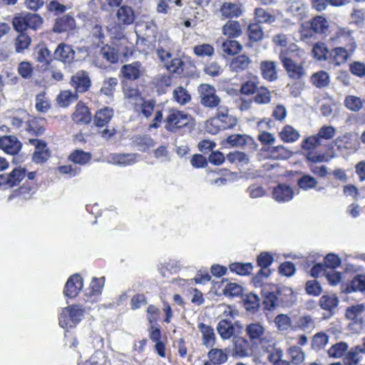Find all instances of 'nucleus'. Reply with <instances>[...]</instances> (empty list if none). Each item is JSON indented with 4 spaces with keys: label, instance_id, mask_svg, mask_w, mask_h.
<instances>
[{
    "label": "nucleus",
    "instance_id": "60",
    "mask_svg": "<svg viewBox=\"0 0 365 365\" xmlns=\"http://www.w3.org/2000/svg\"><path fill=\"white\" fill-rule=\"evenodd\" d=\"M184 63L180 58H172L164 66L170 72L180 74L183 72Z\"/></svg>",
    "mask_w": 365,
    "mask_h": 365
},
{
    "label": "nucleus",
    "instance_id": "29",
    "mask_svg": "<svg viewBox=\"0 0 365 365\" xmlns=\"http://www.w3.org/2000/svg\"><path fill=\"white\" fill-rule=\"evenodd\" d=\"M223 35L227 38H237L242 35V29L241 24L237 21L229 20L222 28Z\"/></svg>",
    "mask_w": 365,
    "mask_h": 365
},
{
    "label": "nucleus",
    "instance_id": "8",
    "mask_svg": "<svg viewBox=\"0 0 365 365\" xmlns=\"http://www.w3.org/2000/svg\"><path fill=\"white\" fill-rule=\"evenodd\" d=\"M279 58L289 78L298 80L305 74L302 65L294 61L289 56V53L286 50H282L280 51Z\"/></svg>",
    "mask_w": 365,
    "mask_h": 365
},
{
    "label": "nucleus",
    "instance_id": "3",
    "mask_svg": "<svg viewBox=\"0 0 365 365\" xmlns=\"http://www.w3.org/2000/svg\"><path fill=\"white\" fill-rule=\"evenodd\" d=\"M329 24L322 16H316L309 21L302 24L299 32L301 38L307 40L312 38L315 34H327L329 32Z\"/></svg>",
    "mask_w": 365,
    "mask_h": 365
},
{
    "label": "nucleus",
    "instance_id": "25",
    "mask_svg": "<svg viewBox=\"0 0 365 365\" xmlns=\"http://www.w3.org/2000/svg\"><path fill=\"white\" fill-rule=\"evenodd\" d=\"M259 68L265 80L272 82L277 79V63L273 61H262Z\"/></svg>",
    "mask_w": 365,
    "mask_h": 365
},
{
    "label": "nucleus",
    "instance_id": "20",
    "mask_svg": "<svg viewBox=\"0 0 365 365\" xmlns=\"http://www.w3.org/2000/svg\"><path fill=\"white\" fill-rule=\"evenodd\" d=\"M120 72L125 78L130 81H135L139 78L143 73L144 68L140 62L135 61L132 63L123 66L120 69Z\"/></svg>",
    "mask_w": 365,
    "mask_h": 365
},
{
    "label": "nucleus",
    "instance_id": "11",
    "mask_svg": "<svg viewBox=\"0 0 365 365\" xmlns=\"http://www.w3.org/2000/svg\"><path fill=\"white\" fill-rule=\"evenodd\" d=\"M83 287V278L78 274H74L66 282L63 295L66 298L73 299L78 296Z\"/></svg>",
    "mask_w": 365,
    "mask_h": 365
},
{
    "label": "nucleus",
    "instance_id": "49",
    "mask_svg": "<svg viewBox=\"0 0 365 365\" xmlns=\"http://www.w3.org/2000/svg\"><path fill=\"white\" fill-rule=\"evenodd\" d=\"M259 88V81L257 77L250 79L241 86L240 91L242 94L250 96L256 93Z\"/></svg>",
    "mask_w": 365,
    "mask_h": 365
},
{
    "label": "nucleus",
    "instance_id": "31",
    "mask_svg": "<svg viewBox=\"0 0 365 365\" xmlns=\"http://www.w3.org/2000/svg\"><path fill=\"white\" fill-rule=\"evenodd\" d=\"M252 60L245 54L239 55L232 58L230 63V69L235 72H241L247 69L252 63Z\"/></svg>",
    "mask_w": 365,
    "mask_h": 365
},
{
    "label": "nucleus",
    "instance_id": "64",
    "mask_svg": "<svg viewBox=\"0 0 365 365\" xmlns=\"http://www.w3.org/2000/svg\"><path fill=\"white\" fill-rule=\"evenodd\" d=\"M329 341V336L323 333L319 332L316 334L312 341V347L313 349H320L323 348Z\"/></svg>",
    "mask_w": 365,
    "mask_h": 365
},
{
    "label": "nucleus",
    "instance_id": "63",
    "mask_svg": "<svg viewBox=\"0 0 365 365\" xmlns=\"http://www.w3.org/2000/svg\"><path fill=\"white\" fill-rule=\"evenodd\" d=\"M135 143L140 151H145L154 145L153 140L148 135L136 137Z\"/></svg>",
    "mask_w": 365,
    "mask_h": 365
},
{
    "label": "nucleus",
    "instance_id": "38",
    "mask_svg": "<svg viewBox=\"0 0 365 365\" xmlns=\"http://www.w3.org/2000/svg\"><path fill=\"white\" fill-rule=\"evenodd\" d=\"M168 41H160L156 48V53L160 61L165 65L173 58L170 48L167 45Z\"/></svg>",
    "mask_w": 365,
    "mask_h": 365
},
{
    "label": "nucleus",
    "instance_id": "57",
    "mask_svg": "<svg viewBox=\"0 0 365 365\" xmlns=\"http://www.w3.org/2000/svg\"><path fill=\"white\" fill-rule=\"evenodd\" d=\"M31 41V38L26 34H19L15 41L16 51L17 53H22L29 48Z\"/></svg>",
    "mask_w": 365,
    "mask_h": 365
},
{
    "label": "nucleus",
    "instance_id": "54",
    "mask_svg": "<svg viewBox=\"0 0 365 365\" xmlns=\"http://www.w3.org/2000/svg\"><path fill=\"white\" fill-rule=\"evenodd\" d=\"M364 310L365 307L363 304H356L346 309L345 316L348 319L356 322Z\"/></svg>",
    "mask_w": 365,
    "mask_h": 365
},
{
    "label": "nucleus",
    "instance_id": "21",
    "mask_svg": "<svg viewBox=\"0 0 365 365\" xmlns=\"http://www.w3.org/2000/svg\"><path fill=\"white\" fill-rule=\"evenodd\" d=\"M273 198L278 202H285L291 200L294 197V190L286 184H278L273 189Z\"/></svg>",
    "mask_w": 365,
    "mask_h": 365
},
{
    "label": "nucleus",
    "instance_id": "33",
    "mask_svg": "<svg viewBox=\"0 0 365 365\" xmlns=\"http://www.w3.org/2000/svg\"><path fill=\"white\" fill-rule=\"evenodd\" d=\"M365 100L354 95H347L344 100L345 108L355 113L359 112L362 109Z\"/></svg>",
    "mask_w": 365,
    "mask_h": 365
},
{
    "label": "nucleus",
    "instance_id": "22",
    "mask_svg": "<svg viewBox=\"0 0 365 365\" xmlns=\"http://www.w3.org/2000/svg\"><path fill=\"white\" fill-rule=\"evenodd\" d=\"M155 106V101L153 100H145L142 97L136 103L133 105L134 111L143 115L145 118H148L153 113Z\"/></svg>",
    "mask_w": 365,
    "mask_h": 365
},
{
    "label": "nucleus",
    "instance_id": "18",
    "mask_svg": "<svg viewBox=\"0 0 365 365\" xmlns=\"http://www.w3.org/2000/svg\"><path fill=\"white\" fill-rule=\"evenodd\" d=\"M21 146V143L14 135H4L0 138V148L8 154H17Z\"/></svg>",
    "mask_w": 365,
    "mask_h": 365
},
{
    "label": "nucleus",
    "instance_id": "36",
    "mask_svg": "<svg viewBox=\"0 0 365 365\" xmlns=\"http://www.w3.org/2000/svg\"><path fill=\"white\" fill-rule=\"evenodd\" d=\"M255 16L259 24H272L277 20V17L274 14H271L270 12L262 8H256L255 9Z\"/></svg>",
    "mask_w": 365,
    "mask_h": 365
},
{
    "label": "nucleus",
    "instance_id": "6",
    "mask_svg": "<svg viewBox=\"0 0 365 365\" xmlns=\"http://www.w3.org/2000/svg\"><path fill=\"white\" fill-rule=\"evenodd\" d=\"M197 91L200 103L205 108H217L221 106V98L217 95V91L214 86L202 83L198 87Z\"/></svg>",
    "mask_w": 365,
    "mask_h": 365
},
{
    "label": "nucleus",
    "instance_id": "15",
    "mask_svg": "<svg viewBox=\"0 0 365 365\" xmlns=\"http://www.w3.org/2000/svg\"><path fill=\"white\" fill-rule=\"evenodd\" d=\"M319 305L322 309L327 312L324 314V319L331 318L336 312L339 305L338 297L335 294H324L321 297Z\"/></svg>",
    "mask_w": 365,
    "mask_h": 365
},
{
    "label": "nucleus",
    "instance_id": "27",
    "mask_svg": "<svg viewBox=\"0 0 365 365\" xmlns=\"http://www.w3.org/2000/svg\"><path fill=\"white\" fill-rule=\"evenodd\" d=\"M197 327L202 334V344L207 348L214 346L216 341L214 329L210 326L204 323H200Z\"/></svg>",
    "mask_w": 365,
    "mask_h": 365
},
{
    "label": "nucleus",
    "instance_id": "47",
    "mask_svg": "<svg viewBox=\"0 0 365 365\" xmlns=\"http://www.w3.org/2000/svg\"><path fill=\"white\" fill-rule=\"evenodd\" d=\"M243 300L244 305L247 311L253 313L257 311L260 299L257 294L250 293L245 297Z\"/></svg>",
    "mask_w": 365,
    "mask_h": 365
},
{
    "label": "nucleus",
    "instance_id": "19",
    "mask_svg": "<svg viewBox=\"0 0 365 365\" xmlns=\"http://www.w3.org/2000/svg\"><path fill=\"white\" fill-rule=\"evenodd\" d=\"M219 11L225 19L237 18L242 14V4L239 2H224Z\"/></svg>",
    "mask_w": 365,
    "mask_h": 365
},
{
    "label": "nucleus",
    "instance_id": "42",
    "mask_svg": "<svg viewBox=\"0 0 365 365\" xmlns=\"http://www.w3.org/2000/svg\"><path fill=\"white\" fill-rule=\"evenodd\" d=\"M174 100L180 105L184 106L191 101L189 92L182 86L177 87L173 92Z\"/></svg>",
    "mask_w": 365,
    "mask_h": 365
},
{
    "label": "nucleus",
    "instance_id": "30",
    "mask_svg": "<svg viewBox=\"0 0 365 365\" xmlns=\"http://www.w3.org/2000/svg\"><path fill=\"white\" fill-rule=\"evenodd\" d=\"M235 328L232 327V322L228 319H222L218 322L217 331L222 339H229L235 336Z\"/></svg>",
    "mask_w": 365,
    "mask_h": 365
},
{
    "label": "nucleus",
    "instance_id": "62",
    "mask_svg": "<svg viewBox=\"0 0 365 365\" xmlns=\"http://www.w3.org/2000/svg\"><path fill=\"white\" fill-rule=\"evenodd\" d=\"M347 349L348 345L346 343L339 342L331 346L328 351V354L331 357L340 358L344 354Z\"/></svg>",
    "mask_w": 365,
    "mask_h": 365
},
{
    "label": "nucleus",
    "instance_id": "7",
    "mask_svg": "<svg viewBox=\"0 0 365 365\" xmlns=\"http://www.w3.org/2000/svg\"><path fill=\"white\" fill-rule=\"evenodd\" d=\"M190 120V115L184 111L171 110L165 120V128L171 133L186 126Z\"/></svg>",
    "mask_w": 365,
    "mask_h": 365
},
{
    "label": "nucleus",
    "instance_id": "24",
    "mask_svg": "<svg viewBox=\"0 0 365 365\" xmlns=\"http://www.w3.org/2000/svg\"><path fill=\"white\" fill-rule=\"evenodd\" d=\"M91 81L88 73L84 71H78L71 78V85L78 92L82 93L88 90Z\"/></svg>",
    "mask_w": 365,
    "mask_h": 365
},
{
    "label": "nucleus",
    "instance_id": "37",
    "mask_svg": "<svg viewBox=\"0 0 365 365\" xmlns=\"http://www.w3.org/2000/svg\"><path fill=\"white\" fill-rule=\"evenodd\" d=\"M220 49L222 55L232 56L242 49V46L235 40H226L222 43Z\"/></svg>",
    "mask_w": 365,
    "mask_h": 365
},
{
    "label": "nucleus",
    "instance_id": "12",
    "mask_svg": "<svg viewBox=\"0 0 365 365\" xmlns=\"http://www.w3.org/2000/svg\"><path fill=\"white\" fill-rule=\"evenodd\" d=\"M215 115L222 130L232 129L238 123L237 118L230 114L229 108L226 106H218Z\"/></svg>",
    "mask_w": 365,
    "mask_h": 365
},
{
    "label": "nucleus",
    "instance_id": "4",
    "mask_svg": "<svg viewBox=\"0 0 365 365\" xmlns=\"http://www.w3.org/2000/svg\"><path fill=\"white\" fill-rule=\"evenodd\" d=\"M85 308L74 304L61 309L58 315V324L61 327L68 329L75 327L84 316Z\"/></svg>",
    "mask_w": 365,
    "mask_h": 365
},
{
    "label": "nucleus",
    "instance_id": "40",
    "mask_svg": "<svg viewBox=\"0 0 365 365\" xmlns=\"http://www.w3.org/2000/svg\"><path fill=\"white\" fill-rule=\"evenodd\" d=\"M91 158V155L89 152L76 149L70 154L68 159L75 164L85 165L90 161Z\"/></svg>",
    "mask_w": 365,
    "mask_h": 365
},
{
    "label": "nucleus",
    "instance_id": "1",
    "mask_svg": "<svg viewBox=\"0 0 365 365\" xmlns=\"http://www.w3.org/2000/svg\"><path fill=\"white\" fill-rule=\"evenodd\" d=\"M336 41L340 43H345V46H339L334 48L330 53L329 60H333L335 65H339L346 61L348 57L353 53L356 43L351 36L349 30L340 29L336 34Z\"/></svg>",
    "mask_w": 365,
    "mask_h": 365
},
{
    "label": "nucleus",
    "instance_id": "55",
    "mask_svg": "<svg viewBox=\"0 0 365 365\" xmlns=\"http://www.w3.org/2000/svg\"><path fill=\"white\" fill-rule=\"evenodd\" d=\"M317 183V180L309 175H304L297 180L298 186L304 190L315 188Z\"/></svg>",
    "mask_w": 365,
    "mask_h": 365
},
{
    "label": "nucleus",
    "instance_id": "23",
    "mask_svg": "<svg viewBox=\"0 0 365 365\" xmlns=\"http://www.w3.org/2000/svg\"><path fill=\"white\" fill-rule=\"evenodd\" d=\"M54 56L64 63L70 64L75 58V51L72 47L68 44L60 43L54 51Z\"/></svg>",
    "mask_w": 365,
    "mask_h": 365
},
{
    "label": "nucleus",
    "instance_id": "34",
    "mask_svg": "<svg viewBox=\"0 0 365 365\" xmlns=\"http://www.w3.org/2000/svg\"><path fill=\"white\" fill-rule=\"evenodd\" d=\"M279 138L284 143H293L297 141L300 135L299 132L289 125H286L279 133Z\"/></svg>",
    "mask_w": 365,
    "mask_h": 365
},
{
    "label": "nucleus",
    "instance_id": "48",
    "mask_svg": "<svg viewBox=\"0 0 365 365\" xmlns=\"http://www.w3.org/2000/svg\"><path fill=\"white\" fill-rule=\"evenodd\" d=\"M35 107L41 113H46L50 109V101L44 92L39 93L36 96Z\"/></svg>",
    "mask_w": 365,
    "mask_h": 365
},
{
    "label": "nucleus",
    "instance_id": "50",
    "mask_svg": "<svg viewBox=\"0 0 365 365\" xmlns=\"http://www.w3.org/2000/svg\"><path fill=\"white\" fill-rule=\"evenodd\" d=\"M24 17L27 26V29L32 30H37L40 28L43 23L42 18L37 14L26 13L24 14Z\"/></svg>",
    "mask_w": 365,
    "mask_h": 365
},
{
    "label": "nucleus",
    "instance_id": "52",
    "mask_svg": "<svg viewBox=\"0 0 365 365\" xmlns=\"http://www.w3.org/2000/svg\"><path fill=\"white\" fill-rule=\"evenodd\" d=\"M311 81L317 88L325 87L329 83V75L324 71L315 73L311 76Z\"/></svg>",
    "mask_w": 365,
    "mask_h": 365
},
{
    "label": "nucleus",
    "instance_id": "43",
    "mask_svg": "<svg viewBox=\"0 0 365 365\" xmlns=\"http://www.w3.org/2000/svg\"><path fill=\"white\" fill-rule=\"evenodd\" d=\"M361 353L364 354L363 346H356L351 349L344 359L345 364L347 365H355L358 364L360 361V354Z\"/></svg>",
    "mask_w": 365,
    "mask_h": 365
},
{
    "label": "nucleus",
    "instance_id": "17",
    "mask_svg": "<svg viewBox=\"0 0 365 365\" xmlns=\"http://www.w3.org/2000/svg\"><path fill=\"white\" fill-rule=\"evenodd\" d=\"M284 10L287 14L298 19H302L307 16V7L301 0H285Z\"/></svg>",
    "mask_w": 365,
    "mask_h": 365
},
{
    "label": "nucleus",
    "instance_id": "58",
    "mask_svg": "<svg viewBox=\"0 0 365 365\" xmlns=\"http://www.w3.org/2000/svg\"><path fill=\"white\" fill-rule=\"evenodd\" d=\"M312 53L318 60H329L330 51L324 43H316L312 49Z\"/></svg>",
    "mask_w": 365,
    "mask_h": 365
},
{
    "label": "nucleus",
    "instance_id": "59",
    "mask_svg": "<svg viewBox=\"0 0 365 365\" xmlns=\"http://www.w3.org/2000/svg\"><path fill=\"white\" fill-rule=\"evenodd\" d=\"M205 130L212 135H216L222 130L216 115L205 121Z\"/></svg>",
    "mask_w": 365,
    "mask_h": 365
},
{
    "label": "nucleus",
    "instance_id": "10",
    "mask_svg": "<svg viewBox=\"0 0 365 365\" xmlns=\"http://www.w3.org/2000/svg\"><path fill=\"white\" fill-rule=\"evenodd\" d=\"M245 333L252 345L263 344L264 342H268L264 336L265 327L259 322L247 324L245 328Z\"/></svg>",
    "mask_w": 365,
    "mask_h": 365
},
{
    "label": "nucleus",
    "instance_id": "13",
    "mask_svg": "<svg viewBox=\"0 0 365 365\" xmlns=\"http://www.w3.org/2000/svg\"><path fill=\"white\" fill-rule=\"evenodd\" d=\"M250 341L242 336H234L232 339V356L236 358L249 356L252 352Z\"/></svg>",
    "mask_w": 365,
    "mask_h": 365
},
{
    "label": "nucleus",
    "instance_id": "26",
    "mask_svg": "<svg viewBox=\"0 0 365 365\" xmlns=\"http://www.w3.org/2000/svg\"><path fill=\"white\" fill-rule=\"evenodd\" d=\"M73 120L79 124L89 123L91 120V115L88 107L82 102L78 103L73 114Z\"/></svg>",
    "mask_w": 365,
    "mask_h": 365
},
{
    "label": "nucleus",
    "instance_id": "14",
    "mask_svg": "<svg viewBox=\"0 0 365 365\" xmlns=\"http://www.w3.org/2000/svg\"><path fill=\"white\" fill-rule=\"evenodd\" d=\"M26 177V169L16 168L8 175H0V186L5 185L7 187H13L18 185Z\"/></svg>",
    "mask_w": 365,
    "mask_h": 365
},
{
    "label": "nucleus",
    "instance_id": "45",
    "mask_svg": "<svg viewBox=\"0 0 365 365\" xmlns=\"http://www.w3.org/2000/svg\"><path fill=\"white\" fill-rule=\"evenodd\" d=\"M249 38L255 42L259 41L264 38V32L262 26L258 23L250 24L247 28Z\"/></svg>",
    "mask_w": 365,
    "mask_h": 365
},
{
    "label": "nucleus",
    "instance_id": "35",
    "mask_svg": "<svg viewBox=\"0 0 365 365\" xmlns=\"http://www.w3.org/2000/svg\"><path fill=\"white\" fill-rule=\"evenodd\" d=\"M116 16L119 23L124 24H132L135 19L133 9L127 6H121L118 10Z\"/></svg>",
    "mask_w": 365,
    "mask_h": 365
},
{
    "label": "nucleus",
    "instance_id": "41",
    "mask_svg": "<svg viewBox=\"0 0 365 365\" xmlns=\"http://www.w3.org/2000/svg\"><path fill=\"white\" fill-rule=\"evenodd\" d=\"M287 354L289 356L290 362L295 365L302 364L305 359L304 352L297 346L289 347L287 350Z\"/></svg>",
    "mask_w": 365,
    "mask_h": 365
},
{
    "label": "nucleus",
    "instance_id": "53",
    "mask_svg": "<svg viewBox=\"0 0 365 365\" xmlns=\"http://www.w3.org/2000/svg\"><path fill=\"white\" fill-rule=\"evenodd\" d=\"M254 101L258 104H267L271 101V92L266 87L260 86L256 91Z\"/></svg>",
    "mask_w": 365,
    "mask_h": 365
},
{
    "label": "nucleus",
    "instance_id": "9",
    "mask_svg": "<svg viewBox=\"0 0 365 365\" xmlns=\"http://www.w3.org/2000/svg\"><path fill=\"white\" fill-rule=\"evenodd\" d=\"M272 256L267 252H262L257 259V265L260 267L257 274L253 277L252 282L255 287L261 286L264 278L267 279L271 274V270L268 267L273 262Z\"/></svg>",
    "mask_w": 365,
    "mask_h": 365
},
{
    "label": "nucleus",
    "instance_id": "61",
    "mask_svg": "<svg viewBox=\"0 0 365 365\" xmlns=\"http://www.w3.org/2000/svg\"><path fill=\"white\" fill-rule=\"evenodd\" d=\"M117 85L118 79L116 78H109L103 81L101 93L108 96H112Z\"/></svg>",
    "mask_w": 365,
    "mask_h": 365
},
{
    "label": "nucleus",
    "instance_id": "39",
    "mask_svg": "<svg viewBox=\"0 0 365 365\" xmlns=\"http://www.w3.org/2000/svg\"><path fill=\"white\" fill-rule=\"evenodd\" d=\"M210 361L214 364L220 365L227 361V354L221 349H211L207 353Z\"/></svg>",
    "mask_w": 365,
    "mask_h": 365
},
{
    "label": "nucleus",
    "instance_id": "32",
    "mask_svg": "<svg viewBox=\"0 0 365 365\" xmlns=\"http://www.w3.org/2000/svg\"><path fill=\"white\" fill-rule=\"evenodd\" d=\"M75 20L70 15H65L56 21L53 31L56 33H62L73 29Z\"/></svg>",
    "mask_w": 365,
    "mask_h": 365
},
{
    "label": "nucleus",
    "instance_id": "5",
    "mask_svg": "<svg viewBox=\"0 0 365 365\" xmlns=\"http://www.w3.org/2000/svg\"><path fill=\"white\" fill-rule=\"evenodd\" d=\"M113 116V109L110 107H104L96 111L94 116V123L98 128H102L106 125ZM115 129L109 130L106 128L101 130L100 128L98 130V133L101 135L103 138L108 140L114 134Z\"/></svg>",
    "mask_w": 365,
    "mask_h": 365
},
{
    "label": "nucleus",
    "instance_id": "44",
    "mask_svg": "<svg viewBox=\"0 0 365 365\" xmlns=\"http://www.w3.org/2000/svg\"><path fill=\"white\" fill-rule=\"evenodd\" d=\"M250 140H252V138L245 134H232L227 138V143L235 147H242Z\"/></svg>",
    "mask_w": 365,
    "mask_h": 365
},
{
    "label": "nucleus",
    "instance_id": "51",
    "mask_svg": "<svg viewBox=\"0 0 365 365\" xmlns=\"http://www.w3.org/2000/svg\"><path fill=\"white\" fill-rule=\"evenodd\" d=\"M99 55L106 58L110 63H115L118 61L119 55L118 51L108 45L103 46L99 51Z\"/></svg>",
    "mask_w": 365,
    "mask_h": 365
},
{
    "label": "nucleus",
    "instance_id": "28",
    "mask_svg": "<svg viewBox=\"0 0 365 365\" xmlns=\"http://www.w3.org/2000/svg\"><path fill=\"white\" fill-rule=\"evenodd\" d=\"M137 154L113 153L109 156V162L120 165L127 166L137 162Z\"/></svg>",
    "mask_w": 365,
    "mask_h": 365
},
{
    "label": "nucleus",
    "instance_id": "56",
    "mask_svg": "<svg viewBox=\"0 0 365 365\" xmlns=\"http://www.w3.org/2000/svg\"><path fill=\"white\" fill-rule=\"evenodd\" d=\"M77 99L76 94L70 91H63L57 97V102L61 107H67Z\"/></svg>",
    "mask_w": 365,
    "mask_h": 365
},
{
    "label": "nucleus",
    "instance_id": "46",
    "mask_svg": "<svg viewBox=\"0 0 365 365\" xmlns=\"http://www.w3.org/2000/svg\"><path fill=\"white\" fill-rule=\"evenodd\" d=\"M365 290V276L362 274L356 275L346 288V292Z\"/></svg>",
    "mask_w": 365,
    "mask_h": 365
},
{
    "label": "nucleus",
    "instance_id": "2",
    "mask_svg": "<svg viewBox=\"0 0 365 365\" xmlns=\"http://www.w3.org/2000/svg\"><path fill=\"white\" fill-rule=\"evenodd\" d=\"M262 294L264 297L263 302L269 310L277 307H289L293 301L292 289L285 286L276 287L275 290L272 292L267 291L263 288Z\"/></svg>",
    "mask_w": 365,
    "mask_h": 365
},
{
    "label": "nucleus",
    "instance_id": "16",
    "mask_svg": "<svg viewBox=\"0 0 365 365\" xmlns=\"http://www.w3.org/2000/svg\"><path fill=\"white\" fill-rule=\"evenodd\" d=\"M29 143L35 147L33 154V160L36 163H43L50 157V152L46 143L39 139L32 138L29 140Z\"/></svg>",
    "mask_w": 365,
    "mask_h": 365
}]
</instances>
